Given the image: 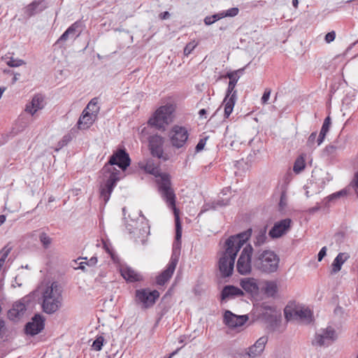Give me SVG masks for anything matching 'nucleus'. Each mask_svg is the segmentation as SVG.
<instances>
[{"instance_id": "a878e982", "label": "nucleus", "mask_w": 358, "mask_h": 358, "mask_svg": "<svg viewBox=\"0 0 358 358\" xmlns=\"http://www.w3.org/2000/svg\"><path fill=\"white\" fill-rule=\"evenodd\" d=\"M242 288L251 294H257L259 292V287L255 278H245L241 280Z\"/></svg>"}, {"instance_id": "6ab92c4d", "label": "nucleus", "mask_w": 358, "mask_h": 358, "mask_svg": "<svg viewBox=\"0 0 358 358\" xmlns=\"http://www.w3.org/2000/svg\"><path fill=\"white\" fill-rule=\"evenodd\" d=\"M80 22L77 21L72 24L59 38L57 43L67 41L69 38H74L80 35L81 30L78 29L80 27Z\"/></svg>"}, {"instance_id": "a18cd8bd", "label": "nucleus", "mask_w": 358, "mask_h": 358, "mask_svg": "<svg viewBox=\"0 0 358 358\" xmlns=\"http://www.w3.org/2000/svg\"><path fill=\"white\" fill-rule=\"evenodd\" d=\"M335 38L336 32L334 31H331L325 35L324 40L327 43H330L334 41Z\"/></svg>"}, {"instance_id": "0e129e2a", "label": "nucleus", "mask_w": 358, "mask_h": 358, "mask_svg": "<svg viewBox=\"0 0 358 358\" xmlns=\"http://www.w3.org/2000/svg\"><path fill=\"white\" fill-rule=\"evenodd\" d=\"M298 4H299L298 0H292V5L294 8H296L298 7Z\"/></svg>"}, {"instance_id": "09e8293b", "label": "nucleus", "mask_w": 358, "mask_h": 358, "mask_svg": "<svg viewBox=\"0 0 358 358\" xmlns=\"http://www.w3.org/2000/svg\"><path fill=\"white\" fill-rule=\"evenodd\" d=\"M206 138L200 139V141H199L198 144L196 145V146L195 148L196 152H200L201 150H202L203 149V148L206 145Z\"/></svg>"}, {"instance_id": "f257e3e1", "label": "nucleus", "mask_w": 358, "mask_h": 358, "mask_svg": "<svg viewBox=\"0 0 358 358\" xmlns=\"http://www.w3.org/2000/svg\"><path fill=\"white\" fill-rule=\"evenodd\" d=\"M145 172L159 177L157 179V185L159 194L163 200L166 203L167 206L173 210L176 221V245L180 244L182 236V227L179 217V211L176 207V194L171 187L170 176L166 173H161L159 164L153 159H148L145 161V164L141 166Z\"/></svg>"}, {"instance_id": "3c124183", "label": "nucleus", "mask_w": 358, "mask_h": 358, "mask_svg": "<svg viewBox=\"0 0 358 358\" xmlns=\"http://www.w3.org/2000/svg\"><path fill=\"white\" fill-rule=\"evenodd\" d=\"M326 254H327V248L323 247L318 253V255H317L318 261L319 262L322 261V259L324 258V257L326 255Z\"/></svg>"}, {"instance_id": "c756f323", "label": "nucleus", "mask_w": 358, "mask_h": 358, "mask_svg": "<svg viewBox=\"0 0 358 358\" xmlns=\"http://www.w3.org/2000/svg\"><path fill=\"white\" fill-rule=\"evenodd\" d=\"M265 293L268 296H274L278 292V285L275 281H267L265 283Z\"/></svg>"}, {"instance_id": "2eb2a0df", "label": "nucleus", "mask_w": 358, "mask_h": 358, "mask_svg": "<svg viewBox=\"0 0 358 358\" xmlns=\"http://www.w3.org/2000/svg\"><path fill=\"white\" fill-rule=\"evenodd\" d=\"M44 317L40 314H36L30 322L25 325L27 334L35 336L39 334L44 329Z\"/></svg>"}, {"instance_id": "c85d7f7f", "label": "nucleus", "mask_w": 358, "mask_h": 358, "mask_svg": "<svg viewBox=\"0 0 358 358\" xmlns=\"http://www.w3.org/2000/svg\"><path fill=\"white\" fill-rule=\"evenodd\" d=\"M1 60L10 67H18L25 64L22 59H15L10 54L3 56Z\"/></svg>"}, {"instance_id": "864d4df0", "label": "nucleus", "mask_w": 358, "mask_h": 358, "mask_svg": "<svg viewBox=\"0 0 358 358\" xmlns=\"http://www.w3.org/2000/svg\"><path fill=\"white\" fill-rule=\"evenodd\" d=\"M217 20H214V18L212 17V15L211 16H206L204 18V23L206 25H210V24H213L214 22H215Z\"/></svg>"}, {"instance_id": "49530a36", "label": "nucleus", "mask_w": 358, "mask_h": 358, "mask_svg": "<svg viewBox=\"0 0 358 358\" xmlns=\"http://www.w3.org/2000/svg\"><path fill=\"white\" fill-rule=\"evenodd\" d=\"M243 70V69H238L237 71H234L232 72H228L224 77L228 78L230 80H232L233 78H236V76H239V73H241Z\"/></svg>"}, {"instance_id": "4c0bfd02", "label": "nucleus", "mask_w": 358, "mask_h": 358, "mask_svg": "<svg viewBox=\"0 0 358 358\" xmlns=\"http://www.w3.org/2000/svg\"><path fill=\"white\" fill-rule=\"evenodd\" d=\"M198 45V43L195 41H192L187 43L184 48V54L187 56L192 53L194 48Z\"/></svg>"}, {"instance_id": "58836bf2", "label": "nucleus", "mask_w": 358, "mask_h": 358, "mask_svg": "<svg viewBox=\"0 0 358 358\" xmlns=\"http://www.w3.org/2000/svg\"><path fill=\"white\" fill-rule=\"evenodd\" d=\"M11 250H12L11 246H9L8 245H6V246H4L0 250V259L5 262L6 258L8 257L9 253L10 252Z\"/></svg>"}, {"instance_id": "412c9836", "label": "nucleus", "mask_w": 358, "mask_h": 358, "mask_svg": "<svg viewBox=\"0 0 358 358\" xmlns=\"http://www.w3.org/2000/svg\"><path fill=\"white\" fill-rule=\"evenodd\" d=\"M95 115L90 114L87 110H84L80 117L77 125L79 129H86L89 128L94 121Z\"/></svg>"}, {"instance_id": "37998d69", "label": "nucleus", "mask_w": 358, "mask_h": 358, "mask_svg": "<svg viewBox=\"0 0 358 358\" xmlns=\"http://www.w3.org/2000/svg\"><path fill=\"white\" fill-rule=\"evenodd\" d=\"M239 10L238 8L234 7L229 8L224 11V15L226 17H235L238 14Z\"/></svg>"}, {"instance_id": "4468645a", "label": "nucleus", "mask_w": 358, "mask_h": 358, "mask_svg": "<svg viewBox=\"0 0 358 358\" xmlns=\"http://www.w3.org/2000/svg\"><path fill=\"white\" fill-rule=\"evenodd\" d=\"M163 144L164 138L159 135L151 136L149 138V147L152 155L166 161L168 158L164 156Z\"/></svg>"}, {"instance_id": "603ef678", "label": "nucleus", "mask_w": 358, "mask_h": 358, "mask_svg": "<svg viewBox=\"0 0 358 358\" xmlns=\"http://www.w3.org/2000/svg\"><path fill=\"white\" fill-rule=\"evenodd\" d=\"M212 17L214 18V20H219L220 19L226 17V16L224 15V11H222L220 13L214 14V15H212Z\"/></svg>"}, {"instance_id": "9d476101", "label": "nucleus", "mask_w": 358, "mask_h": 358, "mask_svg": "<svg viewBox=\"0 0 358 358\" xmlns=\"http://www.w3.org/2000/svg\"><path fill=\"white\" fill-rule=\"evenodd\" d=\"M337 338L335 329L331 327L322 329L316 333L312 343L314 345H329Z\"/></svg>"}, {"instance_id": "423d86ee", "label": "nucleus", "mask_w": 358, "mask_h": 358, "mask_svg": "<svg viewBox=\"0 0 358 358\" xmlns=\"http://www.w3.org/2000/svg\"><path fill=\"white\" fill-rule=\"evenodd\" d=\"M175 106L166 104L159 107L150 118L148 123L159 129H164L165 127L173 122Z\"/></svg>"}, {"instance_id": "39448f33", "label": "nucleus", "mask_w": 358, "mask_h": 358, "mask_svg": "<svg viewBox=\"0 0 358 358\" xmlns=\"http://www.w3.org/2000/svg\"><path fill=\"white\" fill-rule=\"evenodd\" d=\"M280 257L273 250L257 252L253 258V265L259 271L266 274L276 272L279 268Z\"/></svg>"}, {"instance_id": "473e14b6", "label": "nucleus", "mask_w": 358, "mask_h": 358, "mask_svg": "<svg viewBox=\"0 0 358 358\" xmlns=\"http://www.w3.org/2000/svg\"><path fill=\"white\" fill-rule=\"evenodd\" d=\"M240 78V75L236 76V78L230 80L229 82V85L227 91V94L228 96H230L231 94L235 92V94H237V91L235 90L236 85Z\"/></svg>"}, {"instance_id": "774afa93", "label": "nucleus", "mask_w": 358, "mask_h": 358, "mask_svg": "<svg viewBox=\"0 0 358 358\" xmlns=\"http://www.w3.org/2000/svg\"><path fill=\"white\" fill-rule=\"evenodd\" d=\"M357 43V41H356V42H355V43H352V44H351V45L348 48L347 51H348V50H351V49H352V48L355 45V44H356Z\"/></svg>"}, {"instance_id": "13d9d810", "label": "nucleus", "mask_w": 358, "mask_h": 358, "mask_svg": "<svg viewBox=\"0 0 358 358\" xmlns=\"http://www.w3.org/2000/svg\"><path fill=\"white\" fill-rule=\"evenodd\" d=\"M170 17V13L168 11H165L164 13H162L159 15V17L162 20H166L168 19Z\"/></svg>"}, {"instance_id": "72a5a7b5", "label": "nucleus", "mask_w": 358, "mask_h": 358, "mask_svg": "<svg viewBox=\"0 0 358 358\" xmlns=\"http://www.w3.org/2000/svg\"><path fill=\"white\" fill-rule=\"evenodd\" d=\"M39 240L43 248L45 249L48 248L52 243V238L44 232L40 234Z\"/></svg>"}, {"instance_id": "69168bd1", "label": "nucleus", "mask_w": 358, "mask_h": 358, "mask_svg": "<svg viewBox=\"0 0 358 358\" xmlns=\"http://www.w3.org/2000/svg\"><path fill=\"white\" fill-rule=\"evenodd\" d=\"M180 348L177 349L176 350H175L174 352H173L169 357L167 358H171L173 356H174L175 355H176L178 353V352L179 351Z\"/></svg>"}, {"instance_id": "c03bdc74", "label": "nucleus", "mask_w": 358, "mask_h": 358, "mask_svg": "<svg viewBox=\"0 0 358 358\" xmlns=\"http://www.w3.org/2000/svg\"><path fill=\"white\" fill-rule=\"evenodd\" d=\"M22 315H20V313L15 310V308H12L8 313V317L10 320H15L19 317H20Z\"/></svg>"}, {"instance_id": "b1692460", "label": "nucleus", "mask_w": 358, "mask_h": 358, "mask_svg": "<svg viewBox=\"0 0 358 358\" xmlns=\"http://www.w3.org/2000/svg\"><path fill=\"white\" fill-rule=\"evenodd\" d=\"M121 275L127 281L133 282H137L141 280L140 274L136 273L134 269L128 266H122L120 268Z\"/></svg>"}, {"instance_id": "338daca9", "label": "nucleus", "mask_w": 358, "mask_h": 358, "mask_svg": "<svg viewBox=\"0 0 358 358\" xmlns=\"http://www.w3.org/2000/svg\"><path fill=\"white\" fill-rule=\"evenodd\" d=\"M4 327V322L2 320H0V331Z\"/></svg>"}, {"instance_id": "7ed1b4c3", "label": "nucleus", "mask_w": 358, "mask_h": 358, "mask_svg": "<svg viewBox=\"0 0 358 358\" xmlns=\"http://www.w3.org/2000/svg\"><path fill=\"white\" fill-rule=\"evenodd\" d=\"M252 229L229 237L224 243V250L218 261V268L222 277L232 275L238 252L252 235Z\"/></svg>"}, {"instance_id": "cd10ccee", "label": "nucleus", "mask_w": 358, "mask_h": 358, "mask_svg": "<svg viewBox=\"0 0 358 358\" xmlns=\"http://www.w3.org/2000/svg\"><path fill=\"white\" fill-rule=\"evenodd\" d=\"M331 124V120L329 116H327L323 122L320 134L317 138V145H320L324 141L327 134L329 131L330 126Z\"/></svg>"}, {"instance_id": "f704fd0d", "label": "nucleus", "mask_w": 358, "mask_h": 358, "mask_svg": "<svg viewBox=\"0 0 358 358\" xmlns=\"http://www.w3.org/2000/svg\"><path fill=\"white\" fill-rule=\"evenodd\" d=\"M346 194H347L346 190L342 189V190L337 192L336 193H334V194L329 195V196H327V198H325L324 201L326 202V203L328 202L334 201V200L340 198L341 196H345Z\"/></svg>"}, {"instance_id": "e2e57ef3", "label": "nucleus", "mask_w": 358, "mask_h": 358, "mask_svg": "<svg viewBox=\"0 0 358 358\" xmlns=\"http://www.w3.org/2000/svg\"><path fill=\"white\" fill-rule=\"evenodd\" d=\"M206 113V110L203 108V109H201L199 112V114L201 117H202L203 115H205Z\"/></svg>"}, {"instance_id": "ddd939ff", "label": "nucleus", "mask_w": 358, "mask_h": 358, "mask_svg": "<svg viewBox=\"0 0 358 358\" xmlns=\"http://www.w3.org/2000/svg\"><path fill=\"white\" fill-rule=\"evenodd\" d=\"M285 315L287 320H290L292 317H294L306 324L310 323L313 317L310 310L306 308H296L293 310L285 308Z\"/></svg>"}, {"instance_id": "de8ad7c7", "label": "nucleus", "mask_w": 358, "mask_h": 358, "mask_svg": "<svg viewBox=\"0 0 358 358\" xmlns=\"http://www.w3.org/2000/svg\"><path fill=\"white\" fill-rule=\"evenodd\" d=\"M271 90L270 89H266L264 94H263V96L262 97V103L265 104L267 103L268 100L270 98V95H271Z\"/></svg>"}, {"instance_id": "052dcab7", "label": "nucleus", "mask_w": 358, "mask_h": 358, "mask_svg": "<svg viewBox=\"0 0 358 358\" xmlns=\"http://www.w3.org/2000/svg\"><path fill=\"white\" fill-rule=\"evenodd\" d=\"M57 148H56V151H59L61 148H62L65 145H63L62 141L58 142Z\"/></svg>"}, {"instance_id": "0eeeda50", "label": "nucleus", "mask_w": 358, "mask_h": 358, "mask_svg": "<svg viewBox=\"0 0 358 358\" xmlns=\"http://www.w3.org/2000/svg\"><path fill=\"white\" fill-rule=\"evenodd\" d=\"M169 139L171 145L177 149H185L188 143L189 133L183 126L174 125L169 131Z\"/></svg>"}, {"instance_id": "6e6d98bb", "label": "nucleus", "mask_w": 358, "mask_h": 358, "mask_svg": "<svg viewBox=\"0 0 358 358\" xmlns=\"http://www.w3.org/2000/svg\"><path fill=\"white\" fill-rule=\"evenodd\" d=\"M87 265L88 266H94L97 263V258L95 257H91L88 262H86Z\"/></svg>"}, {"instance_id": "393cba45", "label": "nucleus", "mask_w": 358, "mask_h": 358, "mask_svg": "<svg viewBox=\"0 0 358 358\" xmlns=\"http://www.w3.org/2000/svg\"><path fill=\"white\" fill-rule=\"evenodd\" d=\"M267 227L264 226L255 229L253 243L255 246H261L266 241Z\"/></svg>"}, {"instance_id": "f03ea898", "label": "nucleus", "mask_w": 358, "mask_h": 358, "mask_svg": "<svg viewBox=\"0 0 358 358\" xmlns=\"http://www.w3.org/2000/svg\"><path fill=\"white\" fill-rule=\"evenodd\" d=\"M129 164V155L124 150H118L113 154L108 162L101 169L106 182L100 186V197L104 201V204L110 199L117 182L120 179L121 172L113 166L117 165L122 171H124Z\"/></svg>"}, {"instance_id": "dca6fc26", "label": "nucleus", "mask_w": 358, "mask_h": 358, "mask_svg": "<svg viewBox=\"0 0 358 358\" xmlns=\"http://www.w3.org/2000/svg\"><path fill=\"white\" fill-rule=\"evenodd\" d=\"M268 341L266 336L260 337L254 345H251L245 350L243 355V358H256L259 357L264 350L265 345Z\"/></svg>"}, {"instance_id": "4be33fe9", "label": "nucleus", "mask_w": 358, "mask_h": 358, "mask_svg": "<svg viewBox=\"0 0 358 358\" xmlns=\"http://www.w3.org/2000/svg\"><path fill=\"white\" fill-rule=\"evenodd\" d=\"M243 295V291L234 285H226L222 290L221 299L222 301Z\"/></svg>"}, {"instance_id": "20e7f679", "label": "nucleus", "mask_w": 358, "mask_h": 358, "mask_svg": "<svg viewBox=\"0 0 358 358\" xmlns=\"http://www.w3.org/2000/svg\"><path fill=\"white\" fill-rule=\"evenodd\" d=\"M41 307L44 313H56L62 304V289L57 282L41 288Z\"/></svg>"}, {"instance_id": "c9c22d12", "label": "nucleus", "mask_w": 358, "mask_h": 358, "mask_svg": "<svg viewBox=\"0 0 358 358\" xmlns=\"http://www.w3.org/2000/svg\"><path fill=\"white\" fill-rule=\"evenodd\" d=\"M305 168V163L302 158H298L293 167V170L295 173H300Z\"/></svg>"}, {"instance_id": "ea45409f", "label": "nucleus", "mask_w": 358, "mask_h": 358, "mask_svg": "<svg viewBox=\"0 0 358 358\" xmlns=\"http://www.w3.org/2000/svg\"><path fill=\"white\" fill-rule=\"evenodd\" d=\"M350 186L354 189L357 196H358V171L355 173L354 178L350 182Z\"/></svg>"}, {"instance_id": "680f3d73", "label": "nucleus", "mask_w": 358, "mask_h": 358, "mask_svg": "<svg viewBox=\"0 0 358 358\" xmlns=\"http://www.w3.org/2000/svg\"><path fill=\"white\" fill-rule=\"evenodd\" d=\"M6 216L4 215H0V226L3 224L6 221Z\"/></svg>"}, {"instance_id": "4d7b16f0", "label": "nucleus", "mask_w": 358, "mask_h": 358, "mask_svg": "<svg viewBox=\"0 0 358 358\" xmlns=\"http://www.w3.org/2000/svg\"><path fill=\"white\" fill-rule=\"evenodd\" d=\"M85 264H87L86 262H81L79 263L77 267H74L76 269H81L83 271H86L85 270Z\"/></svg>"}, {"instance_id": "bb28decb", "label": "nucleus", "mask_w": 358, "mask_h": 358, "mask_svg": "<svg viewBox=\"0 0 358 358\" xmlns=\"http://www.w3.org/2000/svg\"><path fill=\"white\" fill-rule=\"evenodd\" d=\"M349 255L347 253L340 252L334 259L331 264V273H336L341 271L342 265L348 260Z\"/></svg>"}, {"instance_id": "aec40b11", "label": "nucleus", "mask_w": 358, "mask_h": 358, "mask_svg": "<svg viewBox=\"0 0 358 358\" xmlns=\"http://www.w3.org/2000/svg\"><path fill=\"white\" fill-rule=\"evenodd\" d=\"M43 96L40 94H36L31 101L27 105L25 110L33 115L38 110L43 108Z\"/></svg>"}, {"instance_id": "8fccbe9b", "label": "nucleus", "mask_w": 358, "mask_h": 358, "mask_svg": "<svg viewBox=\"0 0 358 358\" xmlns=\"http://www.w3.org/2000/svg\"><path fill=\"white\" fill-rule=\"evenodd\" d=\"M72 140V136L71 134H67L63 136L62 138V142L63 145H66L71 141Z\"/></svg>"}, {"instance_id": "79ce46f5", "label": "nucleus", "mask_w": 358, "mask_h": 358, "mask_svg": "<svg viewBox=\"0 0 358 358\" xmlns=\"http://www.w3.org/2000/svg\"><path fill=\"white\" fill-rule=\"evenodd\" d=\"M316 137H317L316 131L311 133L307 140L306 145L309 148H313L314 145H315V141Z\"/></svg>"}, {"instance_id": "bf43d9fd", "label": "nucleus", "mask_w": 358, "mask_h": 358, "mask_svg": "<svg viewBox=\"0 0 358 358\" xmlns=\"http://www.w3.org/2000/svg\"><path fill=\"white\" fill-rule=\"evenodd\" d=\"M20 76V73H16L14 75V76L12 78V82L11 83L12 84H14L19 78V77Z\"/></svg>"}, {"instance_id": "6e6552de", "label": "nucleus", "mask_w": 358, "mask_h": 358, "mask_svg": "<svg viewBox=\"0 0 358 358\" xmlns=\"http://www.w3.org/2000/svg\"><path fill=\"white\" fill-rule=\"evenodd\" d=\"M253 248L250 244L246 245L238 259L236 268L241 275H247L252 270V255Z\"/></svg>"}, {"instance_id": "5fc2aeb1", "label": "nucleus", "mask_w": 358, "mask_h": 358, "mask_svg": "<svg viewBox=\"0 0 358 358\" xmlns=\"http://www.w3.org/2000/svg\"><path fill=\"white\" fill-rule=\"evenodd\" d=\"M279 206L281 209H283L284 207L286 206V201H285V193H282L280 196V200L279 202Z\"/></svg>"}, {"instance_id": "2f4dec72", "label": "nucleus", "mask_w": 358, "mask_h": 358, "mask_svg": "<svg viewBox=\"0 0 358 358\" xmlns=\"http://www.w3.org/2000/svg\"><path fill=\"white\" fill-rule=\"evenodd\" d=\"M98 100L96 98L92 99L87 104V107L85 110L89 111L90 114L96 115V113L99 110V107L98 106Z\"/></svg>"}, {"instance_id": "a211bd4d", "label": "nucleus", "mask_w": 358, "mask_h": 358, "mask_svg": "<svg viewBox=\"0 0 358 358\" xmlns=\"http://www.w3.org/2000/svg\"><path fill=\"white\" fill-rule=\"evenodd\" d=\"M47 8L44 0L34 1L22 9L24 17L28 19L41 13Z\"/></svg>"}, {"instance_id": "a19ab883", "label": "nucleus", "mask_w": 358, "mask_h": 358, "mask_svg": "<svg viewBox=\"0 0 358 358\" xmlns=\"http://www.w3.org/2000/svg\"><path fill=\"white\" fill-rule=\"evenodd\" d=\"M13 308H15V310L17 311L21 315H22L24 312L26 310L25 305L21 302H16L13 305Z\"/></svg>"}, {"instance_id": "f8f14e48", "label": "nucleus", "mask_w": 358, "mask_h": 358, "mask_svg": "<svg viewBox=\"0 0 358 358\" xmlns=\"http://www.w3.org/2000/svg\"><path fill=\"white\" fill-rule=\"evenodd\" d=\"M292 220L290 218H285L274 223L273 227L268 232L272 238H278L286 234L291 229Z\"/></svg>"}, {"instance_id": "1a4fd4ad", "label": "nucleus", "mask_w": 358, "mask_h": 358, "mask_svg": "<svg viewBox=\"0 0 358 358\" xmlns=\"http://www.w3.org/2000/svg\"><path fill=\"white\" fill-rule=\"evenodd\" d=\"M179 255L180 251L174 248L171 259L167 264L166 269L163 271L157 278L156 282L157 285H164L170 280L178 262Z\"/></svg>"}, {"instance_id": "5701e85b", "label": "nucleus", "mask_w": 358, "mask_h": 358, "mask_svg": "<svg viewBox=\"0 0 358 358\" xmlns=\"http://www.w3.org/2000/svg\"><path fill=\"white\" fill-rule=\"evenodd\" d=\"M236 99L237 94H235V92L231 94L230 96H228V94H226L223 101V104L224 105V115L225 118H228L231 114Z\"/></svg>"}, {"instance_id": "7c9ffc66", "label": "nucleus", "mask_w": 358, "mask_h": 358, "mask_svg": "<svg viewBox=\"0 0 358 358\" xmlns=\"http://www.w3.org/2000/svg\"><path fill=\"white\" fill-rule=\"evenodd\" d=\"M338 142H334L332 145L326 146L324 150V153L327 156L333 155L336 153L337 150H342L344 148L343 145H338Z\"/></svg>"}, {"instance_id": "f3484780", "label": "nucleus", "mask_w": 358, "mask_h": 358, "mask_svg": "<svg viewBox=\"0 0 358 358\" xmlns=\"http://www.w3.org/2000/svg\"><path fill=\"white\" fill-rule=\"evenodd\" d=\"M248 320L247 315H236L229 310L224 314V323L230 328H236L243 326Z\"/></svg>"}, {"instance_id": "e433bc0d", "label": "nucleus", "mask_w": 358, "mask_h": 358, "mask_svg": "<svg viewBox=\"0 0 358 358\" xmlns=\"http://www.w3.org/2000/svg\"><path fill=\"white\" fill-rule=\"evenodd\" d=\"M104 338L103 336H98L92 343V348L96 351H100L103 344Z\"/></svg>"}, {"instance_id": "9b49d317", "label": "nucleus", "mask_w": 358, "mask_h": 358, "mask_svg": "<svg viewBox=\"0 0 358 358\" xmlns=\"http://www.w3.org/2000/svg\"><path fill=\"white\" fill-rule=\"evenodd\" d=\"M159 296V293L157 290L151 291L148 289H143L136 292V299L142 303L145 308L153 306Z\"/></svg>"}]
</instances>
